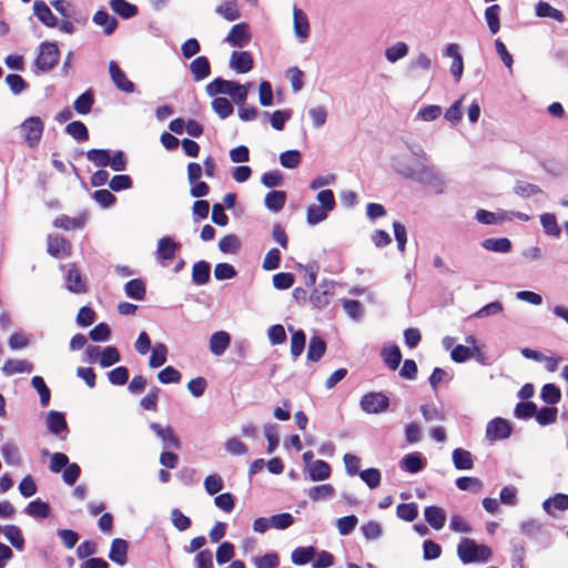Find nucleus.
Segmentation results:
<instances>
[{"label":"nucleus","instance_id":"16","mask_svg":"<svg viewBox=\"0 0 568 568\" xmlns=\"http://www.w3.org/2000/svg\"><path fill=\"white\" fill-rule=\"evenodd\" d=\"M408 53V44L405 41H396L385 49L384 57L389 64H395L398 61L405 59Z\"/></svg>","mask_w":568,"mask_h":568},{"label":"nucleus","instance_id":"41","mask_svg":"<svg viewBox=\"0 0 568 568\" xmlns=\"http://www.w3.org/2000/svg\"><path fill=\"white\" fill-rule=\"evenodd\" d=\"M329 211L317 204L310 205L306 210V221L310 225H317L328 217Z\"/></svg>","mask_w":568,"mask_h":568},{"label":"nucleus","instance_id":"37","mask_svg":"<svg viewBox=\"0 0 568 568\" xmlns=\"http://www.w3.org/2000/svg\"><path fill=\"white\" fill-rule=\"evenodd\" d=\"M326 344L325 342L318 337L313 336L310 339L308 348H307V358L312 362H317L325 353Z\"/></svg>","mask_w":568,"mask_h":568},{"label":"nucleus","instance_id":"38","mask_svg":"<svg viewBox=\"0 0 568 568\" xmlns=\"http://www.w3.org/2000/svg\"><path fill=\"white\" fill-rule=\"evenodd\" d=\"M544 510L554 516L552 508L557 510H565L568 508V495L557 494L554 498H549L542 504Z\"/></svg>","mask_w":568,"mask_h":568},{"label":"nucleus","instance_id":"1","mask_svg":"<svg viewBox=\"0 0 568 568\" xmlns=\"http://www.w3.org/2000/svg\"><path fill=\"white\" fill-rule=\"evenodd\" d=\"M251 84H241L235 81L216 78L210 82L205 90L207 95L216 97L219 94L230 95L232 101L240 108L239 116L243 121H252L257 116L255 106H245Z\"/></svg>","mask_w":568,"mask_h":568},{"label":"nucleus","instance_id":"22","mask_svg":"<svg viewBox=\"0 0 568 568\" xmlns=\"http://www.w3.org/2000/svg\"><path fill=\"white\" fill-rule=\"evenodd\" d=\"M47 427L48 429L59 436L63 432H68V424L63 413L57 410H50L47 415Z\"/></svg>","mask_w":568,"mask_h":568},{"label":"nucleus","instance_id":"8","mask_svg":"<svg viewBox=\"0 0 568 568\" xmlns=\"http://www.w3.org/2000/svg\"><path fill=\"white\" fill-rule=\"evenodd\" d=\"M22 131L24 133L26 142L30 146L37 145L43 133V122L39 116H30L21 125Z\"/></svg>","mask_w":568,"mask_h":568},{"label":"nucleus","instance_id":"33","mask_svg":"<svg viewBox=\"0 0 568 568\" xmlns=\"http://www.w3.org/2000/svg\"><path fill=\"white\" fill-rule=\"evenodd\" d=\"M67 287L70 292L73 293H84L85 290V283L82 280L80 271L72 266L67 274Z\"/></svg>","mask_w":568,"mask_h":568},{"label":"nucleus","instance_id":"12","mask_svg":"<svg viewBox=\"0 0 568 568\" xmlns=\"http://www.w3.org/2000/svg\"><path fill=\"white\" fill-rule=\"evenodd\" d=\"M109 72L114 85L126 93L134 91V84L126 78L125 73L120 69L115 61L109 62Z\"/></svg>","mask_w":568,"mask_h":568},{"label":"nucleus","instance_id":"23","mask_svg":"<svg viewBox=\"0 0 568 568\" xmlns=\"http://www.w3.org/2000/svg\"><path fill=\"white\" fill-rule=\"evenodd\" d=\"M3 536L18 551L24 549V537L21 529L16 525H7L3 527Z\"/></svg>","mask_w":568,"mask_h":568},{"label":"nucleus","instance_id":"35","mask_svg":"<svg viewBox=\"0 0 568 568\" xmlns=\"http://www.w3.org/2000/svg\"><path fill=\"white\" fill-rule=\"evenodd\" d=\"M286 202L284 191H271L265 195V206L272 212H280Z\"/></svg>","mask_w":568,"mask_h":568},{"label":"nucleus","instance_id":"5","mask_svg":"<svg viewBox=\"0 0 568 568\" xmlns=\"http://www.w3.org/2000/svg\"><path fill=\"white\" fill-rule=\"evenodd\" d=\"M59 54V48L55 42H42L34 63L39 70L43 72L50 71L58 63Z\"/></svg>","mask_w":568,"mask_h":568},{"label":"nucleus","instance_id":"24","mask_svg":"<svg viewBox=\"0 0 568 568\" xmlns=\"http://www.w3.org/2000/svg\"><path fill=\"white\" fill-rule=\"evenodd\" d=\"M93 22L103 27V32L108 36L112 34L118 27V20L109 14L106 10L97 11L93 16Z\"/></svg>","mask_w":568,"mask_h":568},{"label":"nucleus","instance_id":"42","mask_svg":"<svg viewBox=\"0 0 568 568\" xmlns=\"http://www.w3.org/2000/svg\"><path fill=\"white\" fill-rule=\"evenodd\" d=\"M65 133L71 135L74 140L82 142L89 139V131L85 124L81 121L70 122L65 126Z\"/></svg>","mask_w":568,"mask_h":568},{"label":"nucleus","instance_id":"57","mask_svg":"<svg viewBox=\"0 0 568 568\" xmlns=\"http://www.w3.org/2000/svg\"><path fill=\"white\" fill-rule=\"evenodd\" d=\"M558 409L555 407H542L536 410V420L539 425L546 426L554 424L557 420Z\"/></svg>","mask_w":568,"mask_h":568},{"label":"nucleus","instance_id":"21","mask_svg":"<svg viewBox=\"0 0 568 568\" xmlns=\"http://www.w3.org/2000/svg\"><path fill=\"white\" fill-rule=\"evenodd\" d=\"M425 520L436 530H440L446 523V513L437 506H428L424 510Z\"/></svg>","mask_w":568,"mask_h":568},{"label":"nucleus","instance_id":"53","mask_svg":"<svg viewBox=\"0 0 568 568\" xmlns=\"http://www.w3.org/2000/svg\"><path fill=\"white\" fill-rule=\"evenodd\" d=\"M327 115V110L323 105H316L308 110V116L315 129H321L322 126L325 125Z\"/></svg>","mask_w":568,"mask_h":568},{"label":"nucleus","instance_id":"54","mask_svg":"<svg viewBox=\"0 0 568 568\" xmlns=\"http://www.w3.org/2000/svg\"><path fill=\"white\" fill-rule=\"evenodd\" d=\"M465 99V95H463L460 99L455 101L445 112L444 118L452 124L456 125L462 121L463 112V101Z\"/></svg>","mask_w":568,"mask_h":568},{"label":"nucleus","instance_id":"55","mask_svg":"<svg viewBox=\"0 0 568 568\" xmlns=\"http://www.w3.org/2000/svg\"><path fill=\"white\" fill-rule=\"evenodd\" d=\"M264 114L270 116L271 125L275 130L282 131L285 126L286 121L290 120L292 112L291 110H277L272 114H270L268 112H265Z\"/></svg>","mask_w":568,"mask_h":568},{"label":"nucleus","instance_id":"46","mask_svg":"<svg viewBox=\"0 0 568 568\" xmlns=\"http://www.w3.org/2000/svg\"><path fill=\"white\" fill-rule=\"evenodd\" d=\"M212 109L221 119L229 118L234 111L230 100L223 97H217L212 101Z\"/></svg>","mask_w":568,"mask_h":568},{"label":"nucleus","instance_id":"44","mask_svg":"<svg viewBox=\"0 0 568 568\" xmlns=\"http://www.w3.org/2000/svg\"><path fill=\"white\" fill-rule=\"evenodd\" d=\"M93 103L94 98L92 92L85 91L75 99L73 108L79 114H88L91 111Z\"/></svg>","mask_w":568,"mask_h":568},{"label":"nucleus","instance_id":"2","mask_svg":"<svg viewBox=\"0 0 568 568\" xmlns=\"http://www.w3.org/2000/svg\"><path fill=\"white\" fill-rule=\"evenodd\" d=\"M395 169L404 178L417 182L436 194H442L446 189L444 176L434 168L424 163L414 162L412 164H396Z\"/></svg>","mask_w":568,"mask_h":568},{"label":"nucleus","instance_id":"18","mask_svg":"<svg viewBox=\"0 0 568 568\" xmlns=\"http://www.w3.org/2000/svg\"><path fill=\"white\" fill-rule=\"evenodd\" d=\"M128 542L122 538H115L111 542L109 558L113 562L123 566L126 564Z\"/></svg>","mask_w":568,"mask_h":568},{"label":"nucleus","instance_id":"15","mask_svg":"<svg viewBox=\"0 0 568 568\" xmlns=\"http://www.w3.org/2000/svg\"><path fill=\"white\" fill-rule=\"evenodd\" d=\"M231 344V336L225 331H219L212 334L209 342L210 352L215 356H221L225 353Z\"/></svg>","mask_w":568,"mask_h":568},{"label":"nucleus","instance_id":"36","mask_svg":"<svg viewBox=\"0 0 568 568\" xmlns=\"http://www.w3.org/2000/svg\"><path fill=\"white\" fill-rule=\"evenodd\" d=\"M481 245L485 250L497 253H508L511 250V242L506 237L486 239Z\"/></svg>","mask_w":568,"mask_h":568},{"label":"nucleus","instance_id":"17","mask_svg":"<svg viewBox=\"0 0 568 568\" xmlns=\"http://www.w3.org/2000/svg\"><path fill=\"white\" fill-rule=\"evenodd\" d=\"M305 471L308 474L312 481H324L328 479L332 474L331 466L322 459L315 460Z\"/></svg>","mask_w":568,"mask_h":568},{"label":"nucleus","instance_id":"63","mask_svg":"<svg viewBox=\"0 0 568 568\" xmlns=\"http://www.w3.org/2000/svg\"><path fill=\"white\" fill-rule=\"evenodd\" d=\"M170 518L172 525L180 531H184L191 527V519L178 508L171 510Z\"/></svg>","mask_w":568,"mask_h":568},{"label":"nucleus","instance_id":"58","mask_svg":"<svg viewBox=\"0 0 568 568\" xmlns=\"http://www.w3.org/2000/svg\"><path fill=\"white\" fill-rule=\"evenodd\" d=\"M216 13L227 21H234L240 18V11L234 1H226L216 8Z\"/></svg>","mask_w":568,"mask_h":568},{"label":"nucleus","instance_id":"43","mask_svg":"<svg viewBox=\"0 0 568 568\" xmlns=\"http://www.w3.org/2000/svg\"><path fill=\"white\" fill-rule=\"evenodd\" d=\"M85 156L89 161L99 168H106L110 160V150L108 149H91L87 151Z\"/></svg>","mask_w":568,"mask_h":568},{"label":"nucleus","instance_id":"50","mask_svg":"<svg viewBox=\"0 0 568 568\" xmlns=\"http://www.w3.org/2000/svg\"><path fill=\"white\" fill-rule=\"evenodd\" d=\"M514 193L523 199H528L542 193V190L532 183L517 182L514 186Z\"/></svg>","mask_w":568,"mask_h":568},{"label":"nucleus","instance_id":"56","mask_svg":"<svg viewBox=\"0 0 568 568\" xmlns=\"http://www.w3.org/2000/svg\"><path fill=\"white\" fill-rule=\"evenodd\" d=\"M383 359L390 369H396L402 361V354L397 346H390L383 351Z\"/></svg>","mask_w":568,"mask_h":568},{"label":"nucleus","instance_id":"10","mask_svg":"<svg viewBox=\"0 0 568 568\" xmlns=\"http://www.w3.org/2000/svg\"><path fill=\"white\" fill-rule=\"evenodd\" d=\"M251 39L248 24L242 22L232 27L225 41L232 47L243 48Z\"/></svg>","mask_w":568,"mask_h":568},{"label":"nucleus","instance_id":"40","mask_svg":"<svg viewBox=\"0 0 568 568\" xmlns=\"http://www.w3.org/2000/svg\"><path fill=\"white\" fill-rule=\"evenodd\" d=\"M453 463L457 469H470L474 464L471 454L463 448L453 452Z\"/></svg>","mask_w":568,"mask_h":568},{"label":"nucleus","instance_id":"39","mask_svg":"<svg viewBox=\"0 0 568 568\" xmlns=\"http://www.w3.org/2000/svg\"><path fill=\"white\" fill-rule=\"evenodd\" d=\"M192 280L197 285H203L210 280V264L201 261L193 265Z\"/></svg>","mask_w":568,"mask_h":568},{"label":"nucleus","instance_id":"14","mask_svg":"<svg viewBox=\"0 0 568 568\" xmlns=\"http://www.w3.org/2000/svg\"><path fill=\"white\" fill-rule=\"evenodd\" d=\"M476 220L486 225L493 224H501L505 222H510V213L507 211L499 210L497 212H490L484 209H480L476 212Z\"/></svg>","mask_w":568,"mask_h":568},{"label":"nucleus","instance_id":"19","mask_svg":"<svg viewBox=\"0 0 568 568\" xmlns=\"http://www.w3.org/2000/svg\"><path fill=\"white\" fill-rule=\"evenodd\" d=\"M33 11L37 18L47 27L54 28L58 26V19L44 1L37 0L33 3Z\"/></svg>","mask_w":568,"mask_h":568},{"label":"nucleus","instance_id":"27","mask_svg":"<svg viewBox=\"0 0 568 568\" xmlns=\"http://www.w3.org/2000/svg\"><path fill=\"white\" fill-rule=\"evenodd\" d=\"M335 495V488L331 484H322L318 486H314L308 489L307 496L311 500L317 503V501H325L333 498Z\"/></svg>","mask_w":568,"mask_h":568},{"label":"nucleus","instance_id":"34","mask_svg":"<svg viewBox=\"0 0 568 568\" xmlns=\"http://www.w3.org/2000/svg\"><path fill=\"white\" fill-rule=\"evenodd\" d=\"M443 113L442 106L437 104L423 105L416 113L415 119L422 122L436 121Z\"/></svg>","mask_w":568,"mask_h":568},{"label":"nucleus","instance_id":"29","mask_svg":"<svg viewBox=\"0 0 568 568\" xmlns=\"http://www.w3.org/2000/svg\"><path fill=\"white\" fill-rule=\"evenodd\" d=\"M535 11L539 18H550L558 22L565 21V14L546 1H539L535 7Z\"/></svg>","mask_w":568,"mask_h":568},{"label":"nucleus","instance_id":"9","mask_svg":"<svg viewBox=\"0 0 568 568\" xmlns=\"http://www.w3.org/2000/svg\"><path fill=\"white\" fill-rule=\"evenodd\" d=\"M510 433V424L500 417L490 420L486 428V437L490 442L508 438Z\"/></svg>","mask_w":568,"mask_h":568},{"label":"nucleus","instance_id":"45","mask_svg":"<svg viewBox=\"0 0 568 568\" xmlns=\"http://www.w3.org/2000/svg\"><path fill=\"white\" fill-rule=\"evenodd\" d=\"M31 385L40 396V404L43 407L47 406L51 398V392L47 386L44 379L41 376H33L31 379Z\"/></svg>","mask_w":568,"mask_h":568},{"label":"nucleus","instance_id":"20","mask_svg":"<svg viewBox=\"0 0 568 568\" xmlns=\"http://www.w3.org/2000/svg\"><path fill=\"white\" fill-rule=\"evenodd\" d=\"M6 376H12L19 373H31L33 364L27 359H7L1 367Z\"/></svg>","mask_w":568,"mask_h":568},{"label":"nucleus","instance_id":"51","mask_svg":"<svg viewBox=\"0 0 568 568\" xmlns=\"http://www.w3.org/2000/svg\"><path fill=\"white\" fill-rule=\"evenodd\" d=\"M498 4H493L485 10V19L491 33H497L500 29Z\"/></svg>","mask_w":568,"mask_h":568},{"label":"nucleus","instance_id":"25","mask_svg":"<svg viewBox=\"0 0 568 568\" xmlns=\"http://www.w3.org/2000/svg\"><path fill=\"white\" fill-rule=\"evenodd\" d=\"M50 505L38 498L28 504V506L24 509V513L28 516L37 519H44L50 515Z\"/></svg>","mask_w":568,"mask_h":568},{"label":"nucleus","instance_id":"30","mask_svg":"<svg viewBox=\"0 0 568 568\" xmlns=\"http://www.w3.org/2000/svg\"><path fill=\"white\" fill-rule=\"evenodd\" d=\"M425 466V459L418 453L407 454L400 460V467L412 474L420 471Z\"/></svg>","mask_w":568,"mask_h":568},{"label":"nucleus","instance_id":"48","mask_svg":"<svg viewBox=\"0 0 568 568\" xmlns=\"http://www.w3.org/2000/svg\"><path fill=\"white\" fill-rule=\"evenodd\" d=\"M315 556L313 547H298L292 551L291 559L295 565H305Z\"/></svg>","mask_w":568,"mask_h":568},{"label":"nucleus","instance_id":"7","mask_svg":"<svg viewBox=\"0 0 568 568\" xmlns=\"http://www.w3.org/2000/svg\"><path fill=\"white\" fill-rule=\"evenodd\" d=\"M388 397L379 392L365 394L361 399V407L367 414H379L387 409Z\"/></svg>","mask_w":568,"mask_h":568},{"label":"nucleus","instance_id":"64","mask_svg":"<svg viewBox=\"0 0 568 568\" xmlns=\"http://www.w3.org/2000/svg\"><path fill=\"white\" fill-rule=\"evenodd\" d=\"M357 524V517L355 515H349L338 518L336 521V527L341 535H348L356 528Z\"/></svg>","mask_w":568,"mask_h":568},{"label":"nucleus","instance_id":"31","mask_svg":"<svg viewBox=\"0 0 568 568\" xmlns=\"http://www.w3.org/2000/svg\"><path fill=\"white\" fill-rule=\"evenodd\" d=\"M540 224L544 233L548 236L559 237L561 229L558 224L557 217L554 213H542L540 215Z\"/></svg>","mask_w":568,"mask_h":568},{"label":"nucleus","instance_id":"62","mask_svg":"<svg viewBox=\"0 0 568 568\" xmlns=\"http://www.w3.org/2000/svg\"><path fill=\"white\" fill-rule=\"evenodd\" d=\"M224 487L222 477L217 474H212L205 477L204 488L209 495H215L220 493Z\"/></svg>","mask_w":568,"mask_h":568},{"label":"nucleus","instance_id":"47","mask_svg":"<svg viewBox=\"0 0 568 568\" xmlns=\"http://www.w3.org/2000/svg\"><path fill=\"white\" fill-rule=\"evenodd\" d=\"M225 450L233 456H244L248 453V447L237 437H229L224 442Z\"/></svg>","mask_w":568,"mask_h":568},{"label":"nucleus","instance_id":"60","mask_svg":"<svg viewBox=\"0 0 568 568\" xmlns=\"http://www.w3.org/2000/svg\"><path fill=\"white\" fill-rule=\"evenodd\" d=\"M121 359L120 353L116 347L114 346H106L102 349L101 358H100V365L102 367H110L116 363H119Z\"/></svg>","mask_w":568,"mask_h":568},{"label":"nucleus","instance_id":"49","mask_svg":"<svg viewBox=\"0 0 568 568\" xmlns=\"http://www.w3.org/2000/svg\"><path fill=\"white\" fill-rule=\"evenodd\" d=\"M302 161V154L297 150H288L280 154V163L286 169H296Z\"/></svg>","mask_w":568,"mask_h":568},{"label":"nucleus","instance_id":"61","mask_svg":"<svg viewBox=\"0 0 568 568\" xmlns=\"http://www.w3.org/2000/svg\"><path fill=\"white\" fill-rule=\"evenodd\" d=\"M305 334L303 331H296L291 338V354L296 359L304 351L305 347Z\"/></svg>","mask_w":568,"mask_h":568},{"label":"nucleus","instance_id":"3","mask_svg":"<svg viewBox=\"0 0 568 568\" xmlns=\"http://www.w3.org/2000/svg\"><path fill=\"white\" fill-rule=\"evenodd\" d=\"M459 559L465 562H486L490 559L491 549L485 545H478L475 540L463 538L457 548Z\"/></svg>","mask_w":568,"mask_h":568},{"label":"nucleus","instance_id":"32","mask_svg":"<svg viewBox=\"0 0 568 568\" xmlns=\"http://www.w3.org/2000/svg\"><path fill=\"white\" fill-rule=\"evenodd\" d=\"M168 347L162 344V343H158L155 344L152 348H151V355L149 357V366L151 368H159L161 367L162 365L165 364L166 359H168Z\"/></svg>","mask_w":568,"mask_h":568},{"label":"nucleus","instance_id":"13","mask_svg":"<svg viewBox=\"0 0 568 568\" xmlns=\"http://www.w3.org/2000/svg\"><path fill=\"white\" fill-rule=\"evenodd\" d=\"M230 67L237 73H247L253 69V58L247 51H233L230 57Z\"/></svg>","mask_w":568,"mask_h":568},{"label":"nucleus","instance_id":"52","mask_svg":"<svg viewBox=\"0 0 568 568\" xmlns=\"http://www.w3.org/2000/svg\"><path fill=\"white\" fill-rule=\"evenodd\" d=\"M540 397L546 404L555 405L559 403L561 392L555 384L549 383L541 388Z\"/></svg>","mask_w":568,"mask_h":568},{"label":"nucleus","instance_id":"6","mask_svg":"<svg viewBox=\"0 0 568 568\" xmlns=\"http://www.w3.org/2000/svg\"><path fill=\"white\" fill-rule=\"evenodd\" d=\"M181 243L171 236H163L156 243L155 258L161 266H169L176 253L181 250Z\"/></svg>","mask_w":568,"mask_h":568},{"label":"nucleus","instance_id":"4","mask_svg":"<svg viewBox=\"0 0 568 568\" xmlns=\"http://www.w3.org/2000/svg\"><path fill=\"white\" fill-rule=\"evenodd\" d=\"M151 436L159 440L162 449H180L182 444L174 428L168 422H151Z\"/></svg>","mask_w":568,"mask_h":568},{"label":"nucleus","instance_id":"11","mask_svg":"<svg viewBox=\"0 0 568 568\" xmlns=\"http://www.w3.org/2000/svg\"><path fill=\"white\" fill-rule=\"evenodd\" d=\"M293 28L295 37L300 42H304L310 37V22L305 12L297 8H293Z\"/></svg>","mask_w":568,"mask_h":568},{"label":"nucleus","instance_id":"28","mask_svg":"<svg viewBox=\"0 0 568 568\" xmlns=\"http://www.w3.org/2000/svg\"><path fill=\"white\" fill-rule=\"evenodd\" d=\"M194 80L201 81L210 75L211 67L205 57L195 58L190 64Z\"/></svg>","mask_w":568,"mask_h":568},{"label":"nucleus","instance_id":"59","mask_svg":"<svg viewBox=\"0 0 568 568\" xmlns=\"http://www.w3.org/2000/svg\"><path fill=\"white\" fill-rule=\"evenodd\" d=\"M92 199L103 209L111 207L116 201L114 194L106 189L94 191L92 193Z\"/></svg>","mask_w":568,"mask_h":568},{"label":"nucleus","instance_id":"26","mask_svg":"<svg viewBox=\"0 0 568 568\" xmlns=\"http://www.w3.org/2000/svg\"><path fill=\"white\" fill-rule=\"evenodd\" d=\"M111 9L123 19H130L139 13V8L126 0H111Z\"/></svg>","mask_w":568,"mask_h":568}]
</instances>
